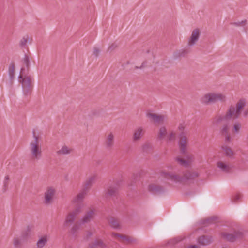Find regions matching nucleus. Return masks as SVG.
Instances as JSON below:
<instances>
[{
	"mask_svg": "<svg viewBox=\"0 0 248 248\" xmlns=\"http://www.w3.org/2000/svg\"><path fill=\"white\" fill-rule=\"evenodd\" d=\"M95 215V210L92 209L85 214L78 220L80 225H84L85 223L91 221Z\"/></svg>",
	"mask_w": 248,
	"mask_h": 248,
	"instance_id": "f8f14e48",
	"label": "nucleus"
},
{
	"mask_svg": "<svg viewBox=\"0 0 248 248\" xmlns=\"http://www.w3.org/2000/svg\"><path fill=\"white\" fill-rule=\"evenodd\" d=\"M94 245H95V248H105L106 245L103 243V241L101 240H95L94 242Z\"/></svg>",
	"mask_w": 248,
	"mask_h": 248,
	"instance_id": "2f4dec72",
	"label": "nucleus"
},
{
	"mask_svg": "<svg viewBox=\"0 0 248 248\" xmlns=\"http://www.w3.org/2000/svg\"><path fill=\"white\" fill-rule=\"evenodd\" d=\"M146 146H147V145H145L144 146H143V147L144 148Z\"/></svg>",
	"mask_w": 248,
	"mask_h": 248,
	"instance_id": "09e8293b",
	"label": "nucleus"
},
{
	"mask_svg": "<svg viewBox=\"0 0 248 248\" xmlns=\"http://www.w3.org/2000/svg\"><path fill=\"white\" fill-rule=\"evenodd\" d=\"M217 218L215 217H213L210 218H209L207 219L206 220H204L203 222V224L205 225H210L213 223V222L217 220Z\"/></svg>",
	"mask_w": 248,
	"mask_h": 248,
	"instance_id": "72a5a7b5",
	"label": "nucleus"
},
{
	"mask_svg": "<svg viewBox=\"0 0 248 248\" xmlns=\"http://www.w3.org/2000/svg\"><path fill=\"white\" fill-rule=\"evenodd\" d=\"M56 194V190L55 188L50 186L48 187L44 194V203L46 205L51 204Z\"/></svg>",
	"mask_w": 248,
	"mask_h": 248,
	"instance_id": "0eeeda50",
	"label": "nucleus"
},
{
	"mask_svg": "<svg viewBox=\"0 0 248 248\" xmlns=\"http://www.w3.org/2000/svg\"><path fill=\"white\" fill-rule=\"evenodd\" d=\"M161 176L168 180H171L175 183H181L184 181L190 180L194 178L197 177L198 174L195 172L188 171L184 174V177H179L175 174L162 172Z\"/></svg>",
	"mask_w": 248,
	"mask_h": 248,
	"instance_id": "39448f33",
	"label": "nucleus"
},
{
	"mask_svg": "<svg viewBox=\"0 0 248 248\" xmlns=\"http://www.w3.org/2000/svg\"><path fill=\"white\" fill-rule=\"evenodd\" d=\"M146 116L150 121L157 124H162L167 120L166 116L163 114L158 115L148 112H146Z\"/></svg>",
	"mask_w": 248,
	"mask_h": 248,
	"instance_id": "1a4fd4ad",
	"label": "nucleus"
},
{
	"mask_svg": "<svg viewBox=\"0 0 248 248\" xmlns=\"http://www.w3.org/2000/svg\"><path fill=\"white\" fill-rule=\"evenodd\" d=\"M49 238V236L47 234H45L39 237L36 242L37 248H43L44 247L48 241Z\"/></svg>",
	"mask_w": 248,
	"mask_h": 248,
	"instance_id": "a211bd4d",
	"label": "nucleus"
},
{
	"mask_svg": "<svg viewBox=\"0 0 248 248\" xmlns=\"http://www.w3.org/2000/svg\"><path fill=\"white\" fill-rule=\"evenodd\" d=\"M225 99V95L221 93L209 92L203 96L201 102L205 104H212L217 102H223Z\"/></svg>",
	"mask_w": 248,
	"mask_h": 248,
	"instance_id": "20e7f679",
	"label": "nucleus"
},
{
	"mask_svg": "<svg viewBox=\"0 0 248 248\" xmlns=\"http://www.w3.org/2000/svg\"><path fill=\"white\" fill-rule=\"evenodd\" d=\"M15 68L14 65L13 64H11L9 65V69H8V75L10 77L11 80H13L14 78L15 75Z\"/></svg>",
	"mask_w": 248,
	"mask_h": 248,
	"instance_id": "bb28decb",
	"label": "nucleus"
},
{
	"mask_svg": "<svg viewBox=\"0 0 248 248\" xmlns=\"http://www.w3.org/2000/svg\"><path fill=\"white\" fill-rule=\"evenodd\" d=\"M96 247L95 245H94V242L91 245L89 246L88 248H95Z\"/></svg>",
	"mask_w": 248,
	"mask_h": 248,
	"instance_id": "c03bdc74",
	"label": "nucleus"
},
{
	"mask_svg": "<svg viewBox=\"0 0 248 248\" xmlns=\"http://www.w3.org/2000/svg\"><path fill=\"white\" fill-rule=\"evenodd\" d=\"M144 129L141 126L138 127L135 129L133 134V140L136 142L139 141L143 136Z\"/></svg>",
	"mask_w": 248,
	"mask_h": 248,
	"instance_id": "2eb2a0df",
	"label": "nucleus"
},
{
	"mask_svg": "<svg viewBox=\"0 0 248 248\" xmlns=\"http://www.w3.org/2000/svg\"><path fill=\"white\" fill-rule=\"evenodd\" d=\"M148 189L153 194H160L164 193L166 191L164 188L155 184L149 185Z\"/></svg>",
	"mask_w": 248,
	"mask_h": 248,
	"instance_id": "dca6fc26",
	"label": "nucleus"
},
{
	"mask_svg": "<svg viewBox=\"0 0 248 248\" xmlns=\"http://www.w3.org/2000/svg\"><path fill=\"white\" fill-rule=\"evenodd\" d=\"M112 235H113V236H115L120 237L124 240H125L126 241H129V240L128 239H127L125 236L121 235L119 234L113 233Z\"/></svg>",
	"mask_w": 248,
	"mask_h": 248,
	"instance_id": "58836bf2",
	"label": "nucleus"
},
{
	"mask_svg": "<svg viewBox=\"0 0 248 248\" xmlns=\"http://www.w3.org/2000/svg\"><path fill=\"white\" fill-rule=\"evenodd\" d=\"M176 161L179 165L181 166H183L185 167H186L188 166V162L183 159L180 158H177L176 159Z\"/></svg>",
	"mask_w": 248,
	"mask_h": 248,
	"instance_id": "7c9ffc66",
	"label": "nucleus"
},
{
	"mask_svg": "<svg viewBox=\"0 0 248 248\" xmlns=\"http://www.w3.org/2000/svg\"><path fill=\"white\" fill-rule=\"evenodd\" d=\"M9 180H10V177L9 175L5 176L3 178V180L2 181V184H3V189L5 191L6 190V189L8 186Z\"/></svg>",
	"mask_w": 248,
	"mask_h": 248,
	"instance_id": "c85d7f7f",
	"label": "nucleus"
},
{
	"mask_svg": "<svg viewBox=\"0 0 248 248\" xmlns=\"http://www.w3.org/2000/svg\"><path fill=\"white\" fill-rule=\"evenodd\" d=\"M32 136L33 140L29 144V151L33 159L39 160L42 156L41 145L39 142L38 136L33 132Z\"/></svg>",
	"mask_w": 248,
	"mask_h": 248,
	"instance_id": "7ed1b4c3",
	"label": "nucleus"
},
{
	"mask_svg": "<svg viewBox=\"0 0 248 248\" xmlns=\"http://www.w3.org/2000/svg\"><path fill=\"white\" fill-rule=\"evenodd\" d=\"M24 69H21L20 75L18 77V82L21 84L22 91L25 95H27L31 93V85L30 79L27 76H23Z\"/></svg>",
	"mask_w": 248,
	"mask_h": 248,
	"instance_id": "423d86ee",
	"label": "nucleus"
},
{
	"mask_svg": "<svg viewBox=\"0 0 248 248\" xmlns=\"http://www.w3.org/2000/svg\"><path fill=\"white\" fill-rule=\"evenodd\" d=\"M135 68H136V69L141 68V66L140 67H138V66H136V67H135Z\"/></svg>",
	"mask_w": 248,
	"mask_h": 248,
	"instance_id": "de8ad7c7",
	"label": "nucleus"
},
{
	"mask_svg": "<svg viewBox=\"0 0 248 248\" xmlns=\"http://www.w3.org/2000/svg\"><path fill=\"white\" fill-rule=\"evenodd\" d=\"M246 106L245 99L239 100L236 106L233 105L229 106L226 114L217 115L214 119V123L216 124L222 123V130L226 133L232 126L231 122L233 120H237L239 118L242 109Z\"/></svg>",
	"mask_w": 248,
	"mask_h": 248,
	"instance_id": "f257e3e1",
	"label": "nucleus"
},
{
	"mask_svg": "<svg viewBox=\"0 0 248 248\" xmlns=\"http://www.w3.org/2000/svg\"><path fill=\"white\" fill-rule=\"evenodd\" d=\"M245 21H242L241 22H236L233 23L234 25L236 26H240L241 24H243Z\"/></svg>",
	"mask_w": 248,
	"mask_h": 248,
	"instance_id": "a19ab883",
	"label": "nucleus"
},
{
	"mask_svg": "<svg viewBox=\"0 0 248 248\" xmlns=\"http://www.w3.org/2000/svg\"><path fill=\"white\" fill-rule=\"evenodd\" d=\"M31 39L28 35L23 36L20 41V45L22 46H26L28 43H30Z\"/></svg>",
	"mask_w": 248,
	"mask_h": 248,
	"instance_id": "393cba45",
	"label": "nucleus"
},
{
	"mask_svg": "<svg viewBox=\"0 0 248 248\" xmlns=\"http://www.w3.org/2000/svg\"><path fill=\"white\" fill-rule=\"evenodd\" d=\"M32 227L30 225L27 226L25 230L21 233L20 236L22 239L25 242L29 240L31 237Z\"/></svg>",
	"mask_w": 248,
	"mask_h": 248,
	"instance_id": "f3484780",
	"label": "nucleus"
},
{
	"mask_svg": "<svg viewBox=\"0 0 248 248\" xmlns=\"http://www.w3.org/2000/svg\"><path fill=\"white\" fill-rule=\"evenodd\" d=\"M175 140V134L173 131H169L165 140L167 143H171Z\"/></svg>",
	"mask_w": 248,
	"mask_h": 248,
	"instance_id": "5701e85b",
	"label": "nucleus"
},
{
	"mask_svg": "<svg viewBox=\"0 0 248 248\" xmlns=\"http://www.w3.org/2000/svg\"><path fill=\"white\" fill-rule=\"evenodd\" d=\"M213 241V238L211 236H202L199 237L197 242L199 245L203 246H206L211 244Z\"/></svg>",
	"mask_w": 248,
	"mask_h": 248,
	"instance_id": "4468645a",
	"label": "nucleus"
},
{
	"mask_svg": "<svg viewBox=\"0 0 248 248\" xmlns=\"http://www.w3.org/2000/svg\"><path fill=\"white\" fill-rule=\"evenodd\" d=\"M187 144L188 139L185 135L184 133H181L180 134V140L178 142V147L182 154H185L186 153Z\"/></svg>",
	"mask_w": 248,
	"mask_h": 248,
	"instance_id": "9b49d317",
	"label": "nucleus"
},
{
	"mask_svg": "<svg viewBox=\"0 0 248 248\" xmlns=\"http://www.w3.org/2000/svg\"><path fill=\"white\" fill-rule=\"evenodd\" d=\"M241 124L238 121H235L233 125V129L234 133L236 134H239V131L241 130Z\"/></svg>",
	"mask_w": 248,
	"mask_h": 248,
	"instance_id": "a878e982",
	"label": "nucleus"
},
{
	"mask_svg": "<svg viewBox=\"0 0 248 248\" xmlns=\"http://www.w3.org/2000/svg\"><path fill=\"white\" fill-rule=\"evenodd\" d=\"M72 151V149L66 146H63V155H67L70 154Z\"/></svg>",
	"mask_w": 248,
	"mask_h": 248,
	"instance_id": "e433bc0d",
	"label": "nucleus"
},
{
	"mask_svg": "<svg viewBox=\"0 0 248 248\" xmlns=\"http://www.w3.org/2000/svg\"><path fill=\"white\" fill-rule=\"evenodd\" d=\"M95 180V176L90 177L86 182L83 189L73 198L72 203L75 206V209L67 216L65 221L66 225L73 223L77 217L81 213L84 207L83 201L88 190V187L94 183Z\"/></svg>",
	"mask_w": 248,
	"mask_h": 248,
	"instance_id": "f03ea898",
	"label": "nucleus"
},
{
	"mask_svg": "<svg viewBox=\"0 0 248 248\" xmlns=\"http://www.w3.org/2000/svg\"><path fill=\"white\" fill-rule=\"evenodd\" d=\"M229 130H228L227 132L226 133H225L222 130V127L220 128V132H221L222 134H223L225 135L224 140L226 142H231L230 137L228 134Z\"/></svg>",
	"mask_w": 248,
	"mask_h": 248,
	"instance_id": "c9c22d12",
	"label": "nucleus"
},
{
	"mask_svg": "<svg viewBox=\"0 0 248 248\" xmlns=\"http://www.w3.org/2000/svg\"><path fill=\"white\" fill-rule=\"evenodd\" d=\"M245 116H247L248 114V110H245L244 112Z\"/></svg>",
	"mask_w": 248,
	"mask_h": 248,
	"instance_id": "49530a36",
	"label": "nucleus"
},
{
	"mask_svg": "<svg viewBox=\"0 0 248 248\" xmlns=\"http://www.w3.org/2000/svg\"><path fill=\"white\" fill-rule=\"evenodd\" d=\"M81 226L82 225H80L79 224V221H78L77 223L71 228V233L73 236H76L77 233L80 230Z\"/></svg>",
	"mask_w": 248,
	"mask_h": 248,
	"instance_id": "b1692460",
	"label": "nucleus"
},
{
	"mask_svg": "<svg viewBox=\"0 0 248 248\" xmlns=\"http://www.w3.org/2000/svg\"><path fill=\"white\" fill-rule=\"evenodd\" d=\"M221 236L229 242H234L237 239L243 237V233L240 231H235L233 233H229L228 232H223L221 233Z\"/></svg>",
	"mask_w": 248,
	"mask_h": 248,
	"instance_id": "6e6552de",
	"label": "nucleus"
},
{
	"mask_svg": "<svg viewBox=\"0 0 248 248\" xmlns=\"http://www.w3.org/2000/svg\"><path fill=\"white\" fill-rule=\"evenodd\" d=\"M22 62L27 67H28L30 65V60L28 56L27 55H25L24 58H23Z\"/></svg>",
	"mask_w": 248,
	"mask_h": 248,
	"instance_id": "f704fd0d",
	"label": "nucleus"
},
{
	"mask_svg": "<svg viewBox=\"0 0 248 248\" xmlns=\"http://www.w3.org/2000/svg\"><path fill=\"white\" fill-rule=\"evenodd\" d=\"M110 225L114 229H119L120 227L118 221L115 218H112L110 220Z\"/></svg>",
	"mask_w": 248,
	"mask_h": 248,
	"instance_id": "cd10ccee",
	"label": "nucleus"
},
{
	"mask_svg": "<svg viewBox=\"0 0 248 248\" xmlns=\"http://www.w3.org/2000/svg\"><path fill=\"white\" fill-rule=\"evenodd\" d=\"M200 37V31L198 29H194L191 33V35L188 39V46H195L198 42Z\"/></svg>",
	"mask_w": 248,
	"mask_h": 248,
	"instance_id": "9d476101",
	"label": "nucleus"
},
{
	"mask_svg": "<svg viewBox=\"0 0 248 248\" xmlns=\"http://www.w3.org/2000/svg\"><path fill=\"white\" fill-rule=\"evenodd\" d=\"M100 50L98 47H95L93 49V55L96 57H97L100 54Z\"/></svg>",
	"mask_w": 248,
	"mask_h": 248,
	"instance_id": "4c0bfd02",
	"label": "nucleus"
},
{
	"mask_svg": "<svg viewBox=\"0 0 248 248\" xmlns=\"http://www.w3.org/2000/svg\"><path fill=\"white\" fill-rule=\"evenodd\" d=\"M167 128L165 126H161L159 128L158 133V139L159 140H165L166 136L168 135Z\"/></svg>",
	"mask_w": 248,
	"mask_h": 248,
	"instance_id": "aec40b11",
	"label": "nucleus"
},
{
	"mask_svg": "<svg viewBox=\"0 0 248 248\" xmlns=\"http://www.w3.org/2000/svg\"><path fill=\"white\" fill-rule=\"evenodd\" d=\"M117 192V188L110 187L108 191V195L109 196H115Z\"/></svg>",
	"mask_w": 248,
	"mask_h": 248,
	"instance_id": "473e14b6",
	"label": "nucleus"
},
{
	"mask_svg": "<svg viewBox=\"0 0 248 248\" xmlns=\"http://www.w3.org/2000/svg\"><path fill=\"white\" fill-rule=\"evenodd\" d=\"M114 135L110 132L106 138V146L108 148H112L114 145Z\"/></svg>",
	"mask_w": 248,
	"mask_h": 248,
	"instance_id": "6ab92c4d",
	"label": "nucleus"
},
{
	"mask_svg": "<svg viewBox=\"0 0 248 248\" xmlns=\"http://www.w3.org/2000/svg\"><path fill=\"white\" fill-rule=\"evenodd\" d=\"M61 153H62V150H59L56 152V155L57 156H59L61 155Z\"/></svg>",
	"mask_w": 248,
	"mask_h": 248,
	"instance_id": "37998d69",
	"label": "nucleus"
},
{
	"mask_svg": "<svg viewBox=\"0 0 248 248\" xmlns=\"http://www.w3.org/2000/svg\"><path fill=\"white\" fill-rule=\"evenodd\" d=\"M187 248H200L196 245H190L188 247H187Z\"/></svg>",
	"mask_w": 248,
	"mask_h": 248,
	"instance_id": "79ce46f5",
	"label": "nucleus"
},
{
	"mask_svg": "<svg viewBox=\"0 0 248 248\" xmlns=\"http://www.w3.org/2000/svg\"><path fill=\"white\" fill-rule=\"evenodd\" d=\"M93 234L91 232H88L86 234L85 238L88 239L92 236Z\"/></svg>",
	"mask_w": 248,
	"mask_h": 248,
	"instance_id": "ea45409f",
	"label": "nucleus"
},
{
	"mask_svg": "<svg viewBox=\"0 0 248 248\" xmlns=\"http://www.w3.org/2000/svg\"><path fill=\"white\" fill-rule=\"evenodd\" d=\"M239 199V196L238 195H235L234 197V200L236 201Z\"/></svg>",
	"mask_w": 248,
	"mask_h": 248,
	"instance_id": "a18cd8bd",
	"label": "nucleus"
},
{
	"mask_svg": "<svg viewBox=\"0 0 248 248\" xmlns=\"http://www.w3.org/2000/svg\"><path fill=\"white\" fill-rule=\"evenodd\" d=\"M187 53L188 51L186 49H181L174 52L173 54V57L176 59H178L181 57L185 56Z\"/></svg>",
	"mask_w": 248,
	"mask_h": 248,
	"instance_id": "412c9836",
	"label": "nucleus"
},
{
	"mask_svg": "<svg viewBox=\"0 0 248 248\" xmlns=\"http://www.w3.org/2000/svg\"><path fill=\"white\" fill-rule=\"evenodd\" d=\"M222 149L225 152L226 155L229 157H231L233 154V152L229 147L224 146L222 147Z\"/></svg>",
	"mask_w": 248,
	"mask_h": 248,
	"instance_id": "c756f323",
	"label": "nucleus"
},
{
	"mask_svg": "<svg viewBox=\"0 0 248 248\" xmlns=\"http://www.w3.org/2000/svg\"><path fill=\"white\" fill-rule=\"evenodd\" d=\"M25 242L20 236H15L13 239V245L16 248L21 247L22 243Z\"/></svg>",
	"mask_w": 248,
	"mask_h": 248,
	"instance_id": "4be33fe9",
	"label": "nucleus"
},
{
	"mask_svg": "<svg viewBox=\"0 0 248 248\" xmlns=\"http://www.w3.org/2000/svg\"><path fill=\"white\" fill-rule=\"evenodd\" d=\"M217 167L221 171L224 173L229 172L232 169L231 165L225 161H218L217 163Z\"/></svg>",
	"mask_w": 248,
	"mask_h": 248,
	"instance_id": "ddd939ff",
	"label": "nucleus"
}]
</instances>
